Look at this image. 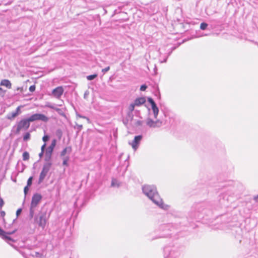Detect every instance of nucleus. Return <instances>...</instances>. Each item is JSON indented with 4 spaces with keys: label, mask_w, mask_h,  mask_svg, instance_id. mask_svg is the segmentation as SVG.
Here are the masks:
<instances>
[{
    "label": "nucleus",
    "mask_w": 258,
    "mask_h": 258,
    "mask_svg": "<svg viewBox=\"0 0 258 258\" xmlns=\"http://www.w3.org/2000/svg\"><path fill=\"white\" fill-rule=\"evenodd\" d=\"M28 186H26L24 187V193L25 195L27 194V192H28Z\"/></svg>",
    "instance_id": "nucleus-31"
},
{
    "label": "nucleus",
    "mask_w": 258,
    "mask_h": 258,
    "mask_svg": "<svg viewBox=\"0 0 258 258\" xmlns=\"http://www.w3.org/2000/svg\"><path fill=\"white\" fill-rule=\"evenodd\" d=\"M69 160V157L68 156L64 157L63 158V163L62 164L64 166H68V162Z\"/></svg>",
    "instance_id": "nucleus-18"
},
{
    "label": "nucleus",
    "mask_w": 258,
    "mask_h": 258,
    "mask_svg": "<svg viewBox=\"0 0 258 258\" xmlns=\"http://www.w3.org/2000/svg\"><path fill=\"white\" fill-rule=\"evenodd\" d=\"M18 115V113H16V112H12L8 115V118L10 119H13Z\"/></svg>",
    "instance_id": "nucleus-16"
},
{
    "label": "nucleus",
    "mask_w": 258,
    "mask_h": 258,
    "mask_svg": "<svg viewBox=\"0 0 258 258\" xmlns=\"http://www.w3.org/2000/svg\"><path fill=\"white\" fill-rule=\"evenodd\" d=\"M110 69V67H107L103 69L102 70V72H103V73H106L107 72V71H108Z\"/></svg>",
    "instance_id": "nucleus-28"
},
{
    "label": "nucleus",
    "mask_w": 258,
    "mask_h": 258,
    "mask_svg": "<svg viewBox=\"0 0 258 258\" xmlns=\"http://www.w3.org/2000/svg\"><path fill=\"white\" fill-rule=\"evenodd\" d=\"M55 140H53L50 147V148H51V152H52L53 148L55 146Z\"/></svg>",
    "instance_id": "nucleus-26"
},
{
    "label": "nucleus",
    "mask_w": 258,
    "mask_h": 258,
    "mask_svg": "<svg viewBox=\"0 0 258 258\" xmlns=\"http://www.w3.org/2000/svg\"><path fill=\"white\" fill-rule=\"evenodd\" d=\"M116 182V180L115 179H112V182H111V185L115 186Z\"/></svg>",
    "instance_id": "nucleus-33"
},
{
    "label": "nucleus",
    "mask_w": 258,
    "mask_h": 258,
    "mask_svg": "<svg viewBox=\"0 0 258 258\" xmlns=\"http://www.w3.org/2000/svg\"><path fill=\"white\" fill-rule=\"evenodd\" d=\"M72 151V148L71 147H67L65 148L61 152L60 156L61 157H64L66 154L68 153H70Z\"/></svg>",
    "instance_id": "nucleus-13"
},
{
    "label": "nucleus",
    "mask_w": 258,
    "mask_h": 258,
    "mask_svg": "<svg viewBox=\"0 0 258 258\" xmlns=\"http://www.w3.org/2000/svg\"><path fill=\"white\" fill-rule=\"evenodd\" d=\"M35 89V86H34V85L31 86L30 87V88H29V90H30V91H31V92H33V91H34Z\"/></svg>",
    "instance_id": "nucleus-29"
},
{
    "label": "nucleus",
    "mask_w": 258,
    "mask_h": 258,
    "mask_svg": "<svg viewBox=\"0 0 258 258\" xmlns=\"http://www.w3.org/2000/svg\"><path fill=\"white\" fill-rule=\"evenodd\" d=\"M23 159L24 161L28 160L29 159V154L27 152H24L23 154Z\"/></svg>",
    "instance_id": "nucleus-17"
},
{
    "label": "nucleus",
    "mask_w": 258,
    "mask_h": 258,
    "mask_svg": "<svg viewBox=\"0 0 258 258\" xmlns=\"http://www.w3.org/2000/svg\"><path fill=\"white\" fill-rule=\"evenodd\" d=\"M47 106L49 108H51L52 109L55 110L59 114H60L62 116L64 115V112L61 110V109L55 107L52 105H47Z\"/></svg>",
    "instance_id": "nucleus-14"
},
{
    "label": "nucleus",
    "mask_w": 258,
    "mask_h": 258,
    "mask_svg": "<svg viewBox=\"0 0 258 258\" xmlns=\"http://www.w3.org/2000/svg\"><path fill=\"white\" fill-rule=\"evenodd\" d=\"M45 146H46V144H44L42 146L41 149V151L42 152H44Z\"/></svg>",
    "instance_id": "nucleus-32"
},
{
    "label": "nucleus",
    "mask_w": 258,
    "mask_h": 258,
    "mask_svg": "<svg viewBox=\"0 0 258 258\" xmlns=\"http://www.w3.org/2000/svg\"><path fill=\"white\" fill-rule=\"evenodd\" d=\"M43 153H44V152H42V151L41 152V153L39 155L40 157H41L43 156Z\"/></svg>",
    "instance_id": "nucleus-35"
},
{
    "label": "nucleus",
    "mask_w": 258,
    "mask_h": 258,
    "mask_svg": "<svg viewBox=\"0 0 258 258\" xmlns=\"http://www.w3.org/2000/svg\"><path fill=\"white\" fill-rule=\"evenodd\" d=\"M5 214V212H1V216L4 215Z\"/></svg>",
    "instance_id": "nucleus-36"
},
{
    "label": "nucleus",
    "mask_w": 258,
    "mask_h": 258,
    "mask_svg": "<svg viewBox=\"0 0 258 258\" xmlns=\"http://www.w3.org/2000/svg\"><path fill=\"white\" fill-rule=\"evenodd\" d=\"M15 230H13L12 232H6L5 231L1 230V237L3 239H4L8 241H12V238L9 236L15 232Z\"/></svg>",
    "instance_id": "nucleus-11"
},
{
    "label": "nucleus",
    "mask_w": 258,
    "mask_h": 258,
    "mask_svg": "<svg viewBox=\"0 0 258 258\" xmlns=\"http://www.w3.org/2000/svg\"><path fill=\"white\" fill-rule=\"evenodd\" d=\"M30 136L31 135L29 133H26L23 137L24 141H26L30 139Z\"/></svg>",
    "instance_id": "nucleus-19"
},
{
    "label": "nucleus",
    "mask_w": 258,
    "mask_h": 258,
    "mask_svg": "<svg viewBox=\"0 0 258 258\" xmlns=\"http://www.w3.org/2000/svg\"><path fill=\"white\" fill-rule=\"evenodd\" d=\"M64 89L62 86H59L54 89L52 91V96L56 98H59L62 95Z\"/></svg>",
    "instance_id": "nucleus-7"
},
{
    "label": "nucleus",
    "mask_w": 258,
    "mask_h": 258,
    "mask_svg": "<svg viewBox=\"0 0 258 258\" xmlns=\"http://www.w3.org/2000/svg\"><path fill=\"white\" fill-rule=\"evenodd\" d=\"M49 139V137L48 136H44L42 138V140L44 142H47Z\"/></svg>",
    "instance_id": "nucleus-27"
},
{
    "label": "nucleus",
    "mask_w": 258,
    "mask_h": 258,
    "mask_svg": "<svg viewBox=\"0 0 258 258\" xmlns=\"http://www.w3.org/2000/svg\"><path fill=\"white\" fill-rule=\"evenodd\" d=\"M143 191L155 204L162 209L167 210L169 207V205L163 203L162 199L157 191L156 188L153 185H145L143 187Z\"/></svg>",
    "instance_id": "nucleus-1"
},
{
    "label": "nucleus",
    "mask_w": 258,
    "mask_h": 258,
    "mask_svg": "<svg viewBox=\"0 0 258 258\" xmlns=\"http://www.w3.org/2000/svg\"><path fill=\"white\" fill-rule=\"evenodd\" d=\"M147 124L150 127H159L161 126L162 122L160 120L154 121L151 119H148Z\"/></svg>",
    "instance_id": "nucleus-9"
},
{
    "label": "nucleus",
    "mask_w": 258,
    "mask_h": 258,
    "mask_svg": "<svg viewBox=\"0 0 258 258\" xmlns=\"http://www.w3.org/2000/svg\"><path fill=\"white\" fill-rule=\"evenodd\" d=\"M32 177H30L29 178L27 181V186H30L32 184Z\"/></svg>",
    "instance_id": "nucleus-24"
},
{
    "label": "nucleus",
    "mask_w": 258,
    "mask_h": 258,
    "mask_svg": "<svg viewBox=\"0 0 258 258\" xmlns=\"http://www.w3.org/2000/svg\"><path fill=\"white\" fill-rule=\"evenodd\" d=\"M1 86L6 87L7 89L12 88V83L9 80H3L1 81Z\"/></svg>",
    "instance_id": "nucleus-12"
},
{
    "label": "nucleus",
    "mask_w": 258,
    "mask_h": 258,
    "mask_svg": "<svg viewBox=\"0 0 258 258\" xmlns=\"http://www.w3.org/2000/svg\"><path fill=\"white\" fill-rule=\"evenodd\" d=\"M152 109L153 110L155 117L157 118L159 112L158 108L157 107L156 105H154L152 106Z\"/></svg>",
    "instance_id": "nucleus-15"
},
{
    "label": "nucleus",
    "mask_w": 258,
    "mask_h": 258,
    "mask_svg": "<svg viewBox=\"0 0 258 258\" xmlns=\"http://www.w3.org/2000/svg\"><path fill=\"white\" fill-rule=\"evenodd\" d=\"M38 120L47 122L48 120V118L44 114L39 113L33 114L29 117V120L31 122Z\"/></svg>",
    "instance_id": "nucleus-5"
},
{
    "label": "nucleus",
    "mask_w": 258,
    "mask_h": 258,
    "mask_svg": "<svg viewBox=\"0 0 258 258\" xmlns=\"http://www.w3.org/2000/svg\"><path fill=\"white\" fill-rule=\"evenodd\" d=\"M146 102V98L144 97L137 98L135 99L134 103L130 105L128 108L130 112L134 111L135 106H139Z\"/></svg>",
    "instance_id": "nucleus-4"
},
{
    "label": "nucleus",
    "mask_w": 258,
    "mask_h": 258,
    "mask_svg": "<svg viewBox=\"0 0 258 258\" xmlns=\"http://www.w3.org/2000/svg\"><path fill=\"white\" fill-rule=\"evenodd\" d=\"M254 200L256 202H258V195L254 198Z\"/></svg>",
    "instance_id": "nucleus-34"
},
{
    "label": "nucleus",
    "mask_w": 258,
    "mask_h": 258,
    "mask_svg": "<svg viewBox=\"0 0 258 258\" xmlns=\"http://www.w3.org/2000/svg\"><path fill=\"white\" fill-rule=\"evenodd\" d=\"M46 221L47 220L45 213H41L39 217L37 218V222L38 223L39 226L42 227L43 228L45 227L46 224Z\"/></svg>",
    "instance_id": "nucleus-8"
},
{
    "label": "nucleus",
    "mask_w": 258,
    "mask_h": 258,
    "mask_svg": "<svg viewBox=\"0 0 258 258\" xmlns=\"http://www.w3.org/2000/svg\"><path fill=\"white\" fill-rule=\"evenodd\" d=\"M51 166L50 163H48L44 165L42 170L39 176V182H42L45 177L47 173L49 171Z\"/></svg>",
    "instance_id": "nucleus-6"
},
{
    "label": "nucleus",
    "mask_w": 258,
    "mask_h": 258,
    "mask_svg": "<svg viewBox=\"0 0 258 258\" xmlns=\"http://www.w3.org/2000/svg\"><path fill=\"white\" fill-rule=\"evenodd\" d=\"M22 107V106H19L17 108L16 110V112L18 113V114H20L21 113V108Z\"/></svg>",
    "instance_id": "nucleus-23"
},
{
    "label": "nucleus",
    "mask_w": 258,
    "mask_h": 258,
    "mask_svg": "<svg viewBox=\"0 0 258 258\" xmlns=\"http://www.w3.org/2000/svg\"><path fill=\"white\" fill-rule=\"evenodd\" d=\"M3 203L4 202H3V200L1 199V207L2 206Z\"/></svg>",
    "instance_id": "nucleus-37"
},
{
    "label": "nucleus",
    "mask_w": 258,
    "mask_h": 258,
    "mask_svg": "<svg viewBox=\"0 0 258 258\" xmlns=\"http://www.w3.org/2000/svg\"><path fill=\"white\" fill-rule=\"evenodd\" d=\"M29 118L21 120L17 124V132H20L21 130H26L30 126Z\"/></svg>",
    "instance_id": "nucleus-3"
},
{
    "label": "nucleus",
    "mask_w": 258,
    "mask_h": 258,
    "mask_svg": "<svg viewBox=\"0 0 258 258\" xmlns=\"http://www.w3.org/2000/svg\"><path fill=\"white\" fill-rule=\"evenodd\" d=\"M148 100L149 102L151 104L152 106L154 105H156V103H155L154 101L151 98H148Z\"/></svg>",
    "instance_id": "nucleus-22"
},
{
    "label": "nucleus",
    "mask_w": 258,
    "mask_h": 258,
    "mask_svg": "<svg viewBox=\"0 0 258 258\" xmlns=\"http://www.w3.org/2000/svg\"><path fill=\"white\" fill-rule=\"evenodd\" d=\"M22 212V209H19L17 210V212H16V215L17 216H19L21 213Z\"/></svg>",
    "instance_id": "nucleus-30"
},
{
    "label": "nucleus",
    "mask_w": 258,
    "mask_h": 258,
    "mask_svg": "<svg viewBox=\"0 0 258 258\" xmlns=\"http://www.w3.org/2000/svg\"><path fill=\"white\" fill-rule=\"evenodd\" d=\"M208 27V24L206 23H202L200 25V29L202 30H205Z\"/></svg>",
    "instance_id": "nucleus-20"
},
{
    "label": "nucleus",
    "mask_w": 258,
    "mask_h": 258,
    "mask_svg": "<svg viewBox=\"0 0 258 258\" xmlns=\"http://www.w3.org/2000/svg\"><path fill=\"white\" fill-rule=\"evenodd\" d=\"M42 197L40 194H34L32 198L31 208H30V215L32 217L34 214V209L37 207L39 203L40 202Z\"/></svg>",
    "instance_id": "nucleus-2"
},
{
    "label": "nucleus",
    "mask_w": 258,
    "mask_h": 258,
    "mask_svg": "<svg viewBox=\"0 0 258 258\" xmlns=\"http://www.w3.org/2000/svg\"><path fill=\"white\" fill-rule=\"evenodd\" d=\"M147 86L146 85H142L140 87V90L142 91H144L147 89Z\"/></svg>",
    "instance_id": "nucleus-25"
},
{
    "label": "nucleus",
    "mask_w": 258,
    "mask_h": 258,
    "mask_svg": "<svg viewBox=\"0 0 258 258\" xmlns=\"http://www.w3.org/2000/svg\"><path fill=\"white\" fill-rule=\"evenodd\" d=\"M142 139V136L141 135L137 136L135 137L134 141L130 143L132 148L136 150L138 148L139 145L140 144V141Z\"/></svg>",
    "instance_id": "nucleus-10"
},
{
    "label": "nucleus",
    "mask_w": 258,
    "mask_h": 258,
    "mask_svg": "<svg viewBox=\"0 0 258 258\" xmlns=\"http://www.w3.org/2000/svg\"><path fill=\"white\" fill-rule=\"evenodd\" d=\"M97 76V74L91 75L88 76L87 77V79L88 80H92L94 79H95V78H96Z\"/></svg>",
    "instance_id": "nucleus-21"
}]
</instances>
